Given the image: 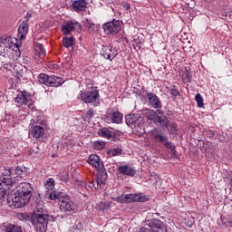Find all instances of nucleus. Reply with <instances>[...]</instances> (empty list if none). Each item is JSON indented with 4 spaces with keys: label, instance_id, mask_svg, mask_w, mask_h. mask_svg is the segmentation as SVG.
<instances>
[{
    "label": "nucleus",
    "instance_id": "f3484780",
    "mask_svg": "<svg viewBox=\"0 0 232 232\" xmlns=\"http://www.w3.org/2000/svg\"><path fill=\"white\" fill-rule=\"evenodd\" d=\"M147 99L149 104H150L151 108H154V110H160V108H162V102H160V99L155 93H147Z\"/></svg>",
    "mask_w": 232,
    "mask_h": 232
},
{
    "label": "nucleus",
    "instance_id": "aec40b11",
    "mask_svg": "<svg viewBox=\"0 0 232 232\" xmlns=\"http://www.w3.org/2000/svg\"><path fill=\"white\" fill-rule=\"evenodd\" d=\"M64 195L66 194L61 191L49 190L45 192V198H49V200H58V202H61Z\"/></svg>",
    "mask_w": 232,
    "mask_h": 232
},
{
    "label": "nucleus",
    "instance_id": "de8ad7c7",
    "mask_svg": "<svg viewBox=\"0 0 232 232\" xmlns=\"http://www.w3.org/2000/svg\"><path fill=\"white\" fill-rule=\"evenodd\" d=\"M24 22H27L30 21V19H32V11H28L26 15L24 16Z\"/></svg>",
    "mask_w": 232,
    "mask_h": 232
},
{
    "label": "nucleus",
    "instance_id": "7ed1b4c3",
    "mask_svg": "<svg viewBox=\"0 0 232 232\" xmlns=\"http://www.w3.org/2000/svg\"><path fill=\"white\" fill-rule=\"evenodd\" d=\"M125 122L131 130L138 133H144V118L139 114H129L125 116Z\"/></svg>",
    "mask_w": 232,
    "mask_h": 232
},
{
    "label": "nucleus",
    "instance_id": "393cba45",
    "mask_svg": "<svg viewBox=\"0 0 232 232\" xmlns=\"http://www.w3.org/2000/svg\"><path fill=\"white\" fill-rule=\"evenodd\" d=\"M98 134L100 135V137H103V139L108 140L113 139V137H115V132L108 128L100 129Z\"/></svg>",
    "mask_w": 232,
    "mask_h": 232
},
{
    "label": "nucleus",
    "instance_id": "864d4df0",
    "mask_svg": "<svg viewBox=\"0 0 232 232\" xmlns=\"http://www.w3.org/2000/svg\"><path fill=\"white\" fill-rule=\"evenodd\" d=\"M187 226L188 227H193V223L189 222V221H187Z\"/></svg>",
    "mask_w": 232,
    "mask_h": 232
},
{
    "label": "nucleus",
    "instance_id": "473e14b6",
    "mask_svg": "<svg viewBox=\"0 0 232 232\" xmlns=\"http://www.w3.org/2000/svg\"><path fill=\"white\" fill-rule=\"evenodd\" d=\"M34 50L36 52V55L40 56V59H43V57L46 55V50H44V45L42 44H37Z\"/></svg>",
    "mask_w": 232,
    "mask_h": 232
},
{
    "label": "nucleus",
    "instance_id": "e433bc0d",
    "mask_svg": "<svg viewBox=\"0 0 232 232\" xmlns=\"http://www.w3.org/2000/svg\"><path fill=\"white\" fill-rule=\"evenodd\" d=\"M222 224L226 227H232V214L227 215L226 218L221 217Z\"/></svg>",
    "mask_w": 232,
    "mask_h": 232
},
{
    "label": "nucleus",
    "instance_id": "2eb2a0df",
    "mask_svg": "<svg viewBox=\"0 0 232 232\" xmlns=\"http://www.w3.org/2000/svg\"><path fill=\"white\" fill-rule=\"evenodd\" d=\"M75 30H81V24L76 20H69L62 24V34L63 35H70Z\"/></svg>",
    "mask_w": 232,
    "mask_h": 232
},
{
    "label": "nucleus",
    "instance_id": "2f4dec72",
    "mask_svg": "<svg viewBox=\"0 0 232 232\" xmlns=\"http://www.w3.org/2000/svg\"><path fill=\"white\" fill-rule=\"evenodd\" d=\"M5 232H23V227L18 225L8 224L5 227Z\"/></svg>",
    "mask_w": 232,
    "mask_h": 232
},
{
    "label": "nucleus",
    "instance_id": "a18cd8bd",
    "mask_svg": "<svg viewBox=\"0 0 232 232\" xmlns=\"http://www.w3.org/2000/svg\"><path fill=\"white\" fill-rule=\"evenodd\" d=\"M68 173L60 176V180H62V182H68Z\"/></svg>",
    "mask_w": 232,
    "mask_h": 232
},
{
    "label": "nucleus",
    "instance_id": "dca6fc26",
    "mask_svg": "<svg viewBox=\"0 0 232 232\" xmlns=\"http://www.w3.org/2000/svg\"><path fill=\"white\" fill-rule=\"evenodd\" d=\"M100 55L103 57V59L111 61L112 59H115L116 55H119V51L111 45H102Z\"/></svg>",
    "mask_w": 232,
    "mask_h": 232
},
{
    "label": "nucleus",
    "instance_id": "a19ab883",
    "mask_svg": "<svg viewBox=\"0 0 232 232\" xmlns=\"http://www.w3.org/2000/svg\"><path fill=\"white\" fill-rule=\"evenodd\" d=\"M195 101L198 108H204V98H202V95H200V93L196 94Z\"/></svg>",
    "mask_w": 232,
    "mask_h": 232
},
{
    "label": "nucleus",
    "instance_id": "412c9836",
    "mask_svg": "<svg viewBox=\"0 0 232 232\" xmlns=\"http://www.w3.org/2000/svg\"><path fill=\"white\" fill-rule=\"evenodd\" d=\"M28 22L23 21L18 27V37L21 41L26 39V35H28Z\"/></svg>",
    "mask_w": 232,
    "mask_h": 232
},
{
    "label": "nucleus",
    "instance_id": "cd10ccee",
    "mask_svg": "<svg viewBox=\"0 0 232 232\" xmlns=\"http://www.w3.org/2000/svg\"><path fill=\"white\" fill-rule=\"evenodd\" d=\"M0 43L7 49L12 48L15 44L12 37H1Z\"/></svg>",
    "mask_w": 232,
    "mask_h": 232
},
{
    "label": "nucleus",
    "instance_id": "c756f323",
    "mask_svg": "<svg viewBox=\"0 0 232 232\" xmlns=\"http://www.w3.org/2000/svg\"><path fill=\"white\" fill-rule=\"evenodd\" d=\"M155 112L156 111L151 109L141 110V115H143V117L147 118V121H152L153 117L155 115Z\"/></svg>",
    "mask_w": 232,
    "mask_h": 232
},
{
    "label": "nucleus",
    "instance_id": "c9c22d12",
    "mask_svg": "<svg viewBox=\"0 0 232 232\" xmlns=\"http://www.w3.org/2000/svg\"><path fill=\"white\" fill-rule=\"evenodd\" d=\"M75 39L73 37H63V44L64 48H70V46H73Z\"/></svg>",
    "mask_w": 232,
    "mask_h": 232
},
{
    "label": "nucleus",
    "instance_id": "ddd939ff",
    "mask_svg": "<svg viewBox=\"0 0 232 232\" xmlns=\"http://www.w3.org/2000/svg\"><path fill=\"white\" fill-rule=\"evenodd\" d=\"M14 186L16 188V193L30 201V198H32V191H34L32 184L27 182H21L18 185L16 183Z\"/></svg>",
    "mask_w": 232,
    "mask_h": 232
},
{
    "label": "nucleus",
    "instance_id": "a211bd4d",
    "mask_svg": "<svg viewBox=\"0 0 232 232\" xmlns=\"http://www.w3.org/2000/svg\"><path fill=\"white\" fill-rule=\"evenodd\" d=\"M87 162L96 169H102V161H101V158L97 154H91Z\"/></svg>",
    "mask_w": 232,
    "mask_h": 232
},
{
    "label": "nucleus",
    "instance_id": "6e6d98bb",
    "mask_svg": "<svg viewBox=\"0 0 232 232\" xmlns=\"http://www.w3.org/2000/svg\"><path fill=\"white\" fill-rule=\"evenodd\" d=\"M158 113H159L160 115H162V113H164V111H158Z\"/></svg>",
    "mask_w": 232,
    "mask_h": 232
},
{
    "label": "nucleus",
    "instance_id": "4c0bfd02",
    "mask_svg": "<svg viewBox=\"0 0 232 232\" xmlns=\"http://www.w3.org/2000/svg\"><path fill=\"white\" fill-rule=\"evenodd\" d=\"M84 229L82 223L76 222L70 229L69 232H82Z\"/></svg>",
    "mask_w": 232,
    "mask_h": 232
},
{
    "label": "nucleus",
    "instance_id": "4be33fe9",
    "mask_svg": "<svg viewBox=\"0 0 232 232\" xmlns=\"http://www.w3.org/2000/svg\"><path fill=\"white\" fill-rule=\"evenodd\" d=\"M72 6L74 12H84L88 6V2L86 0H76L72 3Z\"/></svg>",
    "mask_w": 232,
    "mask_h": 232
},
{
    "label": "nucleus",
    "instance_id": "9d476101",
    "mask_svg": "<svg viewBox=\"0 0 232 232\" xmlns=\"http://www.w3.org/2000/svg\"><path fill=\"white\" fill-rule=\"evenodd\" d=\"M32 129L30 131V135L34 137V139H43L44 137V133L46 130L44 129V121L39 120H32Z\"/></svg>",
    "mask_w": 232,
    "mask_h": 232
},
{
    "label": "nucleus",
    "instance_id": "c85d7f7f",
    "mask_svg": "<svg viewBox=\"0 0 232 232\" xmlns=\"http://www.w3.org/2000/svg\"><path fill=\"white\" fill-rule=\"evenodd\" d=\"M92 186L94 189L102 188L104 186V178L102 176H97L94 180H92Z\"/></svg>",
    "mask_w": 232,
    "mask_h": 232
},
{
    "label": "nucleus",
    "instance_id": "423d86ee",
    "mask_svg": "<svg viewBox=\"0 0 232 232\" xmlns=\"http://www.w3.org/2000/svg\"><path fill=\"white\" fill-rule=\"evenodd\" d=\"M146 226L140 228V232H168L166 225L160 219H150Z\"/></svg>",
    "mask_w": 232,
    "mask_h": 232
},
{
    "label": "nucleus",
    "instance_id": "c03bdc74",
    "mask_svg": "<svg viewBox=\"0 0 232 232\" xmlns=\"http://www.w3.org/2000/svg\"><path fill=\"white\" fill-rule=\"evenodd\" d=\"M101 208L102 209V211H108V209H110V203L108 202L101 203Z\"/></svg>",
    "mask_w": 232,
    "mask_h": 232
},
{
    "label": "nucleus",
    "instance_id": "4468645a",
    "mask_svg": "<svg viewBox=\"0 0 232 232\" xmlns=\"http://www.w3.org/2000/svg\"><path fill=\"white\" fill-rule=\"evenodd\" d=\"M102 28L107 35H117V33L121 32V22L113 19L111 22L105 23Z\"/></svg>",
    "mask_w": 232,
    "mask_h": 232
},
{
    "label": "nucleus",
    "instance_id": "37998d69",
    "mask_svg": "<svg viewBox=\"0 0 232 232\" xmlns=\"http://www.w3.org/2000/svg\"><path fill=\"white\" fill-rule=\"evenodd\" d=\"M7 53H8V48L4 46L0 43V55H2V57H5Z\"/></svg>",
    "mask_w": 232,
    "mask_h": 232
},
{
    "label": "nucleus",
    "instance_id": "f03ea898",
    "mask_svg": "<svg viewBox=\"0 0 232 232\" xmlns=\"http://www.w3.org/2000/svg\"><path fill=\"white\" fill-rule=\"evenodd\" d=\"M14 103L17 108L22 110H34V100H32V94L26 91H18L14 97Z\"/></svg>",
    "mask_w": 232,
    "mask_h": 232
},
{
    "label": "nucleus",
    "instance_id": "ea45409f",
    "mask_svg": "<svg viewBox=\"0 0 232 232\" xmlns=\"http://www.w3.org/2000/svg\"><path fill=\"white\" fill-rule=\"evenodd\" d=\"M106 143L104 141L96 140L93 143L94 150L101 151V150H104Z\"/></svg>",
    "mask_w": 232,
    "mask_h": 232
},
{
    "label": "nucleus",
    "instance_id": "b1692460",
    "mask_svg": "<svg viewBox=\"0 0 232 232\" xmlns=\"http://www.w3.org/2000/svg\"><path fill=\"white\" fill-rule=\"evenodd\" d=\"M152 122L156 124V126H166L168 124V117L166 116H159L157 112L154 113V116H152Z\"/></svg>",
    "mask_w": 232,
    "mask_h": 232
},
{
    "label": "nucleus",
    "instance_id": "f8f14e48",
    "mask_svg": "<svg viewBox=\"0 0 232 232\" xmlns=\"http://www.w3.org/2000/svg\"><path fill=\"white\" fill-rule=\"evenodd\" d=\"M8 205L13 209H18L28 204V199L18 194L17 192L7 198Z\"/></svg>",
    "mask_w": 232,
    "mask_h": 232
},
{
    "label": "nucleus",
    "instance_id": "f257e3e1",
    "mask_svg": "<svg viewBox=\"0 0 232 232\" xmlns=\"http://www.w3.org/2000/svg\"><path fill=\"white\" fill-rule=\"evenodd\" d=\"M31 222L34 226L36 231L44 232L48 227V215L44 214L43 203H39L34 209L31 217Z\"/></svg>",
    "mask_w": 232,
    "mask_h": 232
},
{
    "label": "nucleus",
    "instance_id": "58836bf2",
    "mask_svg": "<svg viewBox=\"0 0 232 232\" xmlns=\"http://www.w3.org/2000/svg\"><path fill=\"white\" fill-rule=\"evenodd\" d=\"M10 68H13L14 72L16 73L18 77H21V72H23V65L17 63V64H11L9 63Z\"/></svg>",
    "mask_w": 232,
    "mask_h": 232
},
{
    "label": "nucleus",
    "instance_id": "79ce46f5",
    "mask_svg": "<svg viewBox=\"0 0 232 232\" xmlns=\"http://www.w3.org/2000/svg\"><path fill=\"white\" fill-rule=\"evenodd\" d=\"M95 115V111L93 109H89V111L83 115V121H90Z\"/></svg>",
    "mask_w": 232,
    "mask_h": 232
},
{
    "label": "nucleus",
    "instance_id": "09e8293b",
    "mask_svg": "<svg viewBox=\"0 0 232 232\" xmlns=\"http://www.w3.org/2000/svg\"><path fill=\"white\" fill-rule=\"evenodd\" d=\"M77 186H78V188L84 189V186H86V182H84L82 180H79V181H77Z\"/></svg>",
    "mask_w": 232,
    "mask_h": 232
},
{
    "label": "nucleus",
    "instance_id": "49530a36",
    "mask_svg": "<svg viewBox=\"0 0 232 232\" xmlns=\"http://www.w3.org/2000/svg\"><path fill=\"white\" fill-rule=\"evenodd\" d=\"M169 93L173 96V97H178L179 95V91L177 89H170L169 90Z\"/></svg>",
    "mask_w": 232,
    "mask_h": 232
},
{
    "label": "nucleus",
    "instance_id": "f704fd0d",
    "mask_svg": "<svg viewBox=\"0 0 232 232\" xmlns=\"http://www.w3.org/2000/svg\"><path fill=\"white\" fill-rule=\"evenodd\" d=\"M122 154V150L119 147L107 150V155L110 157H117Z\"/></svg>",
    "mask_w": 232,
    "mask_h": 232
},
{
    "label": "nucleus",
    "instance_id": "7c9ffc66",
    "mask_svg": "<svg viewBox=\"0 0 232 232\" xmlns=\"http://www.w3.org/2000/svg\"><path fill=\"white\" fill-rule=\"evenodd\" d=\"M38 82L40 84H44V86H50V75L45 73L39 74Z\"/></svg>",
    "mask_w": 232,
    "mask_h": 232
},
{
    "label": "nucleus",
    "instance_id": "a878e982",
    "mask_svg": "<svg viewBox=\"0 0 232 232\" xmlns=\"http://www.w3.org/2000/svg\"><path fill=\"white\" fill-rule=\"evenodd\" d=\"M161 128H167L170 135H175V133H177V128H179V125H177L175 122L169 123V120H168L167 124L161 125Z\"/></svg>",
    "mask_w": 232,
    "mask_h": 232
},
{
    "label": "nucleus",
    "instance_id": "6e6552de",
    "mask_svg": "<svg viewBox=\"0 0 232 232\" xmlns=\"http://www.w3.org/2000/svg\"><path fill=\"white\" fill-rule=\"evenodd\" d=\"M151 134L153 139H155L157 142H160V144H164L165 148H167V150H169L172 155H175V153H177V150H175V145L168 141L169 138L166 136V134H161L158 129H154L151 131Z\"/></svg>",
    "mask_w": 232,
    "mask_h": 232
},
{
    "label": "nucleus",
    "instance_id": "8fccbe9b",
    "mask_svg": "<svg viewBox=\"0 0 232 232\" xmlns=\"http://www.w3.org/2000/svg\"><path fill=\"white\" fill-rule=\"evenodd\" d=\"M185 79L187 80V82H191V73L188 71L185 72Z\"/></svg>",
    "mask_w": 232,
    "mask_h": 232
},
{
    "label": "nucleus",
    "instance_id": "72a5a7b5",
    "mask_svg": "<svg viewBox=\"0 0 232 232\" xmlns=\"http://www.w3.org/2000/svg\"><path fill=\"white\" fill-rule=\"evenodd\" d=\"M45 188L47 189V191H53V188H55V179H53V178H49L46 181H45Z\"/></svg>",
    "mask_w": 232,
    "mask_h": 232
},
{
    "label": "nucleus",
    "instance_id": "6ab92c4d",
    "mask_svg": "<svg viewBox=\"0 0 232 232\" xmlns=\"http://www.w3.org/2000/svg\"><path fill=\"white\" fill-rule=\"evenodd\" d=\"M118 171L121 173V175H126L127 177H135L137 174V170L135 168L129 166V165H122L118 167Z\"/></svg>",
    "mask_w": 232,
    "mask_h": 232
},
{
    "label": "nucleus",
    "instance_id": "bb28decb",
    "mask_svg": "<svg viewBox=\"0 0 232 232\" xmlns=\"http://www.w3.org/2000/svg\"><path fill=\"white\" fill-rule=\"evenodd\" d=\"M111 121L113 124L122 123V113L114 111L111 114Z\"/></svg>",
    "mask_w": 232,
    "mask_h": 232
},
{
    "label": "nucleus",
    "instance_id": "5fc2aeb1",
    "mask_svg": "<svg viewBox=\"0 0 232 232\" xmlns=\"http://www.w3.org/2000/svg\"><path fill=\"white\" fill-rule=\"evenodd\" d=\"M5 70H12V69L10 68V66H8V64H6Z\"/></svg>",
    "mask_w": 232,
    "mask_h": 232
},
{
    "label": "nucleus",
    "instance_id": "603ef678",
    "mask_svg": "<svg viewBox=\"0 0 232 232\" xmlns=\"http://www.w3.org/2000/svg\"><path fill=\"white\" fill-rule=\"evenodd\" d=\"M123 8L125 10H130L131 8V5L129 3L123 4Z\"/></svg>",
    "mask_w": 232,
    "mask_h": 232
},
{
    "label": "nucleus",
    "instance_id": "5701e85b",
    "mask_svg": "<svg viewBox=\"0 0 232 232\" xmlns=\"http://www.w3.org/2000/svg\"><path fill=\"white\" fill-rule=\"evenodd\" d=\"M62 84H64V80L62 77L55 75L49 76V86L53 88H59Z\"/></svg>",
    "mask_w": 232,
    "mask_h": 232
},
{
    "label": "nucleus",
    "instance_id": "20e7f679",
    "mask_svg": "<svg viewBox=\"0 0 232 232\" xmlns=\"http://www.w3.org/2000/svg\"><path fill=\"white\" fill-rule=\"evenodd\" d=\"M112 200L119 204H129L130 202H148V197L142 193L137 194H122L119 197H111Z\"/></svg>",
    "mask_w": 232,
    "mask_h": 232
},
{
    "label": "nucleus",
    "instance_id": "9b49d317",
    "mask_svg": "<svg viewBox=\"0 0 232 232\" xmlns=\"http://www.w3.org/2000/svg\"><path fill=\"white\" fill-rule=\"evenodd\" d=\"M11 173V170L2 172V177L0 178V200L5 197V195H6V189H8V187L14 184V180L8 177Z\"/></svg>",
    "mask_w": 232,
    "mask_h": 232
},
{
    "label": "nucleus",
    "instance_id": "1a4fd4ad",
    "mask_svg": "<svg viewBox=\"0 0 232 232\" xmlns=\"http://www.w3.org/2000/svg\"><path fill=\"white\" fill-rule=\"evenodd\" d=\"M11 171V174L8 175V178L13 180L12 186H15L19 180L24 179L26 177V170L24 167H16L15 169H12L7 167L4 171Z\"/></svg>",
    "mask_w": 232,
    "mask_h": 232
},
{
    "label": "nucleus",
    "instance_id": "3c124183",
    "mask_svg": "<svg viewBox=\"0 0 232 232\" xmlns=\"http://www.w3.org/2000/svg\"><path fill=\"white\" fill-rule=\"evenodd\" d=\"M84 188H85V189H87V191H90V189H93V188H94L93 187V182L89 184V185L85 183Z\"/></svg>",
    "mask_w": 232,
    "mask_h": 232
},
{
    "label": "nucleus",
    "instance_id": "39448f33",
    "mask_svg": "<svg viewBox=\"0 0 232 232\" xmlns=\"http://www.w3.org/2000/svg\"><path fill=\"white\" fill-rule=\"evenodd\" d=\"M99 90L92 89V91H80V99L84 102V104H92V106H99L101 102H99Z\"/></svg>",
    "mask_w": 232,
    "mask_h": 232
},
{
    "label": "nucleus",
    "instance_id": "0eeeda50",
    "mask_svg": "<svg viewBox=\"0 0 232 232\" xmlns=\"http://www.w3.org/2000/svg\"><path fill=\"white\" fill-rule=\"evenodd\" d=\"M61 211L67 215H73L77 211V205L72 200L68 194H64L62 200L59 202Z\"/></svg>",
    "mask_w": 232,
    "mask_h": 232
}]
</instances>
